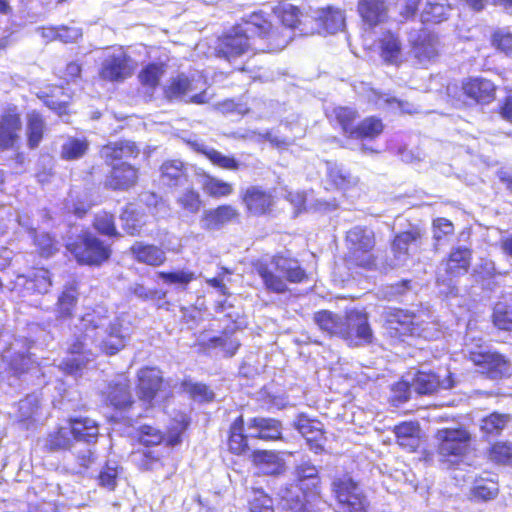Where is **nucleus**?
I'll use <instances>...</instances> for the list:
<instances>
[{
  "mask_svg": "<svg viewBox=\"0 0 512 512\" xmlns=\"http://www.w3.org/2000/svg\"><path fill=\"white\" fill-rule=\"evenodd\" d=\"M195 79H190L184 74H180L170 80V83L165 87L164 93L169 100H185L186 102L202 104L206 102L205 92L192 94L198 89Z\"/></svg>",
  "mask_w": 512,
  "mask_h": 512,
  "instance_id": "obj_17",
  "label": "nucleus"
},
{
  "mask_svg": "<svg viewBox=\"0 0 512 512\" xmlns=\"http://www.w3.org/2000/svg\"><path fill=\"white\" fill-rule=\"evenodd\" d=\"M159 170L160 182L166 187H184L189 183L188 167L181 160H166L162 163Z\"/></svg>",
  "mask_w": 512,
  "mask_h": 512,
  "instance_id": "obj_21",
  "label": "nucleus"
},
{
  "mask_svg": "<svg viewBox=\"0 0 512 512\" xmlns=\"http://www.w3.org/2000/svg\"><path fill=\"white\" fill-rule=\"evenodd\" d=\"M409 41L411 54L420 65H427L438 57V38L429 31H417L410 35Z\"/></svg>",
  "mask_w": 512,
  "mask_h": 512,
  "instance_id": "obj_16",
  "label": "nucleus"
},
{
  "mask_svg": "<svg viewBox=\"0 0 512 512\" xmlns=\"http://www.w3.org/2000/svg\"><path fill=\"white\" fill-rule=\"evenodd\" d=\"M248 432V430L246 429ZM244 421L239 416L230 427V435L228 440L229 449L234 454H242L248 449L247 439L250 438L248 433H244Z\"/></svg>",
  "mask_w": 512,
  "mask_h": 512,
  "instance_id": "obj_42",
  "label": "nucleus"
},
{
  "mask_svg": "<svg viewBox=\"0 0 512 512\" xmlns=\"http://www.w3.org/2000/svg\"><path fill=\"white\" fill-rule=\"evenodd\" d=\"M323 22L329 33H335L344 27V14L339 9L328 8L323 16Z\"/></svg>",
  "mask_w": 512,
  "mask_h": 512,
  "instance_id": "obj_57",
  "label": "nucleus"
},
{
  "mask_svg": "<svg viewBox=\"0 0 512 512\" xmlns=\"http://www.w3.org/2000/svg\"><path fill=\"white\" fill-rule=\"evenodd\" d=\"M498 494V486L493 481L480 480L477 481L472 488V496L477 500H491Z\"/></svg>",
  "mask_w": 512,
  "mask_h": 512,
  "instance_id": "obj_53",
  "label": "nucleus"
},
{
  "mask_svg": "<svg viewBox=\"0 0 512 512\" xmlns=\"http://www.w3.org/2000/svg\"><path fill=\"white\" fill-rule=\"evenodd\" d=\"M66 247L79 263L88 265H99L111 254L108 246L88 232L79 236L76 241L68 243Z\"/></svg>",
  "mask_w": 512,
  "mask_h": 512,
  "instance_id": "obj_9",
  "label": "nucleus"
},
{
  "mask_svg": "<svg viewBox=\"0 0 512 512\" xmlns=\"http://www.w3.org/2000/svg\"><path fill=\"white\" fill-rule=\"evenodd\" d=\"M254 268L266 290L278 294L288 291L287 282L300 283L306 278V273L297 260L281 255L273 256L269 260H259Z\"/></svg>",
  "mask_w": 512,
  "mask_h": 512,
  "instance_id": "obj_4",
  "label": "nucleus"
},
{
  "mask_svg": "<svg viewBox=\"0 0 512 512\" xmlns=\"http://www.w3.org/2000/svg\"><path fill=\"white\" fill-rule=\"evenodd\" d=\"M380 55L384 62L399 65L403 61V47L399 36L391 31L383 33L379 40Z\"/></svg>",
  "mask_w": 512,
  "mask_h": 512,
  "instance_id": "obj_28",
  "label": "nucleus"
},
{
  "mask_svg": "<svg viewBox=\"0 0 512 512\" xmlns=\"http://www.w3.org/2000/svg\"><path fill=\"white\" fill-rule=\"evenodd\" d=\"M379 101H383V103L387 106L391 107L392 109L399 110L402 113L413 114L419 112V108L414 104L398 99L394 96H390L388 94L381 95L379 97Z\"/></svg>",
  "mask_w": 512,
  "mask_h": 512,
  "instance_id": "obj_61",
  "label": "nucleus"
},
{
  "mask_svg": "<svg viewBox=\"0 0 512 512\" xmlns=\"http://www.w3.org/2000/svg\"><path fill=\"white\" fill-rule=\"evenodd\" d=\"M451 10L447 0H426V4L421 13L423 23H439L445 20L448 12Z\"/></svg>",
  "mask_w": 512,
  "mask_h": 512,
  "instance_id": "obj_41",
  "label": "nucleus"
},
{
  "mask_svg": "<svg viewBox=\"0 0 512 512\" xmlns=\"http://www.w3.org/2000/svg\"><path fill=\"white\" fill-rule=\"evenodd\" d=\"M275 12L278 15V18L281 20L282 24L285 26L287 33L283 34V32L272 30V26L270 25V31L266 37L269 40V49L281 50L286 47V45L292 39V33L290 30L295 28L300 22L301 12L296 6L289 3L279 5Z\"/></svg>",
  "mask_w": 512,
  "mask_h": 512,
  "instance_id": "obj_14",
  "label": "nucleus"
},
{
  "mask_svg": "<svg viewBox=\"0 0 512 512\" xmlns=\"http://www.w3.org/2000/svg\"><path fill=\"white\" fill-rule=\"evenodd\" d=\"M493 322L502 330H512V302H498L494 307Z\"/></svg>",
  "mask_w": 512,
  "mask_h": 512,
  "instance_id": "obj_51",
  "label": "nucleus"
},
{
  "mask_svg": "<svg viewBox=\"0 0 512 512\" xmlns=\"http://www.w3.org/2000/svg\"><path fill=\"white\" fill-rule=\"evenodd\" d=\"M98 434V425L94 420L89 418L73 419L69 421L68 425L49 433L44 446L51 452L69 450L79 440L96 442Z\"/></svg>",
  "mask_w": 512,
  "mask_h": 512,
  "instance_id": "obj_5",
  "label": "nucleus"
},
{
  "mask_svg": "<svg viewBox=\"0 0 512 512\" xmlns=\"http://www.w3.org/2000/svg\"><path fill=\"white\" fill-rule=\"evenodd\" d=\"M182 386L184 391L196 401L204 402L213 399V392L205 384L184 381Z\"/></svg>",
  "mask_w": 512,
  "mask_h": 512,
  "instance_id": "obj_56",
  "label": "nucleus"
},
{
  "mask_svg": "<svg viewBox=\"0 0 512 512\" xmlns=\"http://www.w3.org/2000/svg\"><path fill=\"white\" fill-rule=\"evenodd\" d=\"M270 31V22L262 14L254 13L247 21L232 28L230 32L219 39L216 51L219 57L232 62L255 45L257 35L265 38Z\"/></svg>",
  "mask_w": 512,
  "mask_h": 512,
  "instance_id": "obj_2",
  "label": "nucleus"
},
{
  "mask_svg": "<svg viewBox=\"0 0 512 512\" xmlns=\"http://www.w3.org/2000/svg\"><path fill=\"white\" fill-rule=\"evenodd\" d=\"M119 466L116 462H107L98 475V485L108 491H113L117 486Z\"/></svg>",
  "mask_w": 512,
  "mask_h": 512,
  "instance_id": "obj_52",
  "label": "nucleus"
},
{
  "mask_svg": "<svg viewBox=\"0 0 512 512\" xmlns=\"http://www.w3.org/2000/svg\"><path fill=\"white\" fill-rule=\"evenodd\" d=\"M384 318L386 329L391 337H426L419 317L409 311L389 308L384 312Z\"/></svg>",
  "mask_w": 512,
  "mask_h": 512,
  "instance_id": "obj_11",
  "label": "nucleus"
},
{
  "mask_svg": "<svg viewBox=\"0 0 512 512\" xmlns=\"http://www.w3.org/2000/svg\"><path fill=\"white\" fill-rule=\"evenodd\" d=\"M251 512H274L272 499L262 491H254L249 502Z\"/></svg>",
  "mask_w": 512,
  "mask_h": 512,
  "instance_id": "obj_60",
  "label": "nucleus"
},
{
  "mask_svg": "<svg viewBox=\"0 0 512 512\" xmlns=\"http://www.w3.org/2000/svg\"><path fill=\"white\" fill-rule=\"evenodd\" d=\"M160 278L165 284L175 285L177 290L185 291L187 286L196 279L194 272L189 270H177L173 272H158Z\"/></svg>",
  "mask_w": 512,
  "mask_h": 512,
  "instance_id": "obj_47",
  "label": "nucleus"
},
{
  "mask_svg": "<svg viewBox=\"0 0 512 512\" xmlns=\"http://www.w3.org/2000/svg\"><path fill=\"white\" fill-rule=\"evenodd\" d=\"M343 326L341 338L350 346H362L372 342L373 333L366 313L359 310L348 311Z\"/></svg>",
  "mask_w": 512,
  "mask_h": 512,
  "instance_id": "obj_13",
  "label": "nucleus"
},
{
  "mask_svg": "<svg viewBox=\"0 0 512 512\" xmlns=\"http://www.w3.org/2000/svg\"><path fill=\"white\" fill-rule=\"evenodd\" d=\"M94 227L97 231L104 235H116L113 215L107 212L98 213L94 220Z\"/></svg>",
  "mask_w": 512,
  "mask_h": 512,
  "instance_id": "obj_62",
  "label": "nucleus"
},
{
  "mask_svg": "<svg viewBox=\"0 0 512 512\" xmlns=\"http://www.w3.org/2000/svg\"><path fill=\"white\" fill-rule=\"evenodd\" d=\"M130 251L138 262L146 265L157 267L166 261L165 251L155 245L136 242L131 246Z\"/></svg>",
  "mask_w": 512,
  "mask_h": 512,
  "instance_id": "obj_32",
  "label": "nucleus"
},
{
  "mask_svg": "<svg viewBox=\"0 0 512 512\" xmlns=\"http://www.w3.org/2000/svg\"><path fill=\"white\" fill-rule=\"evenodd\" d=\"M493 45L508 56H512V34L499 30L493 34Z\"/></svg>",
  "mask_w": 512,
  "mask_h": 512,
  "instance_id": "obj_63",
  "label": "nucleus"
},
{
  "mask_svg": "<svg viewBox=\"0 0 512 512\" xmlns=\"http://www.w3.org/2000/svg\"><path fill=\"white\" fill-rule=\"evenodd\" d=\"M191 147L204 154L214 165L226 169L236 171L240 168V163L234 157L226 156L212 147L206 146L199 141L189 142Z\"/></svg>",
  "mask_w": 512,
  "mask_h": 512,
  "instance_id": "obj_37",
  "label": "nucleus"
},
{
  "mask_svg": "<svg viewBox=\"0 0 512 512\" xmlns=\"http://www.w3.org/2000/svg\"><path fill=\"white\" fill-rule=\"evenodd\" d=\"M140 152L139 147L130 140L110 142L101 148L100 154L106 162L121 160L124 158H135Z\"/></svg>",
  "mask_w": 512,
  "mask_h": 512,
  "instance_id": "obj_30",
  "label": "nucleus"
},
{
  "mask_svg": "<svg viewBox=\"0 0 512 512\" xmlns=\"http://www.w3.org/2000/svg\"><path fill=\"white\" fill-rule=\"evenodd\" d=\"M199 184L206 194L215 198L225 197L233 192V187L230 183L220 180L209 174L201 175Z\"/></svg>",
  "mask_w": 512,
  "mask_h": 512,
  "instance_id": "obj_43",
  "label": "nucleus"
},
{
  "mask_svg": "<svg viewBox=\"0 0 512 512\" xmlns=\"http://www.w3.org/2000/svg\"><path fill=\"white\" fill-rule=\"evenodd\" d=\"M137 178V170L133 166L121 163L113 167L106 184L114 190H127L135 185Z\"/></svg>",
  "mask_w": 512,
  "mask_h": 512,
  "instance_id": "obj_31",
  "label": "nucleus"
},
{
  "mask_svg": "<svg viewBox=\"0 0 512 512\" xmlns=\"http://www.w3.org/2000/svg\"><path fill=\"white\" fill-rule=\"evenodd\" d=\"M508 422V415L492 413L481 420L480 429L486 435H498Z\"/></svg>",
  "mask_w": 512,
  "mask_h": 512,
  "instance_id": "obj_49",
  "label": "nucleus"
},
{
  "mask_svg": "<svg viewBox=\"0 0 512 512\" xmlns=\"http://www.w3.org/2000/svg\"><path fill=\"white\" fill-rule=\"evenodd\" d=\"M138 439L140 443L150 446L160 444L163 441L164 436L159 429L150 425H142L138 431Z\"/></svg>",
  "mask_w": 512,
  "mask_h": 512,
  "instance_id": "obj_59",
  "label": "nucleus"
},
{
  "mask_svg": "<svg viewBox=\"0 0 512 512\" xmlns=\"http://www.w3.org/2000/svg\"><path fill=\"white\" fill-rule=\"evenodd\" d=\"M471 260V251L468 248H456L450 253L446 262V271L451 277L464 274L468 271Z\"/></svg>",
  "mask_w": 512,
  "mask_h": 512,
  "instance_id": "obj_38",
  "label": "nucleus"
},
{
  "mask_svg": "<svg viewBox=\"0 0 512 512\" xmlns=\"http://www.w3.org/2000/svg\"><path fill=\"white\" fill-rule=\"evenodd\" d=\"M437 453L440 461L455 464L462 460L470 449L471 435L463 428H445L436 434Z\"/></svg>",
  "mask_w": 512,
  "mask_h": 512,
  "instance_id": "obj_8",
  "label": "nucleus"
},
{
  "mask_svg": "<svg viewBox=\"0 0 512 512\" xmlns=\"http://www.w3.org/2000/svg\"><path fill=\"white\" fill-rule=\"evenodd\" d=\"M134 70V61L123 51L119 50L108 55L100 70L104 80L123 81L131 76Z\"/></svg>",
  "mask_w": 512,
  "mask_h": 512,
  "instance_id": "obj_18",
  "label": "nucleus"
},
{
  "mask_svg": "<svg viewBox=\"0 0 512 512\" xmlns=\"http://www.w3.org/2000/svg\"><path fill=\"white\" fill-rule=\"evenodd\" d=\"M454 226L451 221L446 218H437L433 221V238L439 242L444 236L451 235Z\"/></svg>",
  "mask_w": 512,
  "mask_h": 512,
  "instance_id": "obj_64",
  "label": "nucleus"
},
{
  "mask_svg": "<svg viewBox=\"0 0 512 512\" xmlns=\"http://www.w3.org/2000/svg\"><path fill=\"white\" fill-rule=\"evenodd\" d=\"M314 321L322 331L341 337L344 331V317L330 311H319L314 315Z\"/></svg>",
  "mask_w": 512,
  "mask_h": 512,
  "instance_id": "obj_39",
  "label": "nucleus"
},
{
  "mask_svg": "<svg viewBox=\"0 0 512 512\" xmlns=\"http://www.w3.org/2000/svg\"><path fill=\"white\" fill-rule=\"evenodd\" d=\"M162 384V375L156 368H143L138 372L137 393L141 400L151 402Z\"/></svg>",
  "mask_w": 512,
  "mask_h": 512,
  "instance_id": "obj_24",
  "label": "nucleus"
},
{
  "mask_svg": "<svg viewBox=\"0 0 512 512\" xmlns=\"http://www.w3.org/2000/svg\"><path fill=\"white\" fill-rule=\"evenodd\" d=\"M89 148L84 138L67 137L60 149V157L64 160H77L83 157Z\"/></svg>",
  "mask_w": 512,
  "mask_h": 512,
  "instance_id": "obj_46",
  "label": "nucleus"
},
{
  "mask_svg": "<svg viewBox=\"0 0 512 512\" xmlns=\"http://www.w3.org/2000/svg\"><path fill=\"white\" fill-rule=\"evenodd\" d=\"M329 178L332 182L341 189H346L350 186L356 185L358 179L352 176L348 171L342 167H331L329 169Z\"/></svg>",
  "mask_w": 512,
  "mask_h": 512,
  "instance_id": "obj_54",
  "label": "nucleus"
},
{
  "mask_svg": "<svg viewBox=\"0 0 512 512\" xmlns=\"http://www.w3.org/2000/svg\"><path fill=\"white\" fill-rule=\"evenodd\" d=\"M358 12L363 21L373 27L387 19L388 7L383 0H361Z\"/></svg>",
  "mask_w": 512,
  "mask_h": 512,
  "instance_id": "obj_29",
  "label": "nucleus"
},
{
  "mask_svg": "<svg viewBox=\"0 0 512 512\" xmlns=\"http://www.w3.org/2000/svg\"><path fill=\"white\" fill-rule=\"evenodd\" d=\"M489 458L497 463L512 464V444L508 442L494 444L490 449Z\"/></svg>",
  "mask_w": 512,
  "mask_h": 512,
  "instance_id": "obj_55",
  "label": "nucleus"
},
{
  "mask_svg": "<svg viewBox=\"0 0 512 512\" xmlns=\"http://www.w3.org/2000/svg\"><path fill=\"white\" fill-rule=\"evenodd\" d=\"M78 296L79 292L76 282H69L64 286L56 303L55 311L57 319H69L73 316V311L78 302Z\"/></svg>",
  "mask_w": 512,
  "mask_h": 512,
  "instance_id": "obj_33",
  "label": "nucleus"
},
{
  "mask_svg": "<svg viewBox=\"0 0 512 512\" xmlns=\"http://www.w3.org/2000/svg\"><path fill=\"white\" fill-rule=\"evenodd\" d=\"M469 359L478 368V372L490 379H499L508 376L511 372V364L501 354L490 351L481 345L475 350L468 349Z\"/></svg>",
  "mask_w": 512,
  "mask_h": 512,
  "instance_id": "obj_10",
  "label": "nucleus"
},
{
  "mask_svg": "<svg viewBox=\"0 0 512 512\" xmlns=\"http://www.w3.org/2000/svg\"><path fill=\"white\" fill-rule=\"evenodd\" d=\"M81 336H75L68 347L71 358L61 363L68 374L80 371L95 356L103 352L114 355L123 349L130 337L129 322L121 317L109 320L103 309L86 312L76 325Z\"/></svg>",
  "mask_w": 512,
  "mask_h": 512,
  "instance_id": "obj_1",
  "label": "nucleus"
},
{
  "mask_svg": "<svg viewBox=\"0 0 512 512\" xmlns=\"http://www.w3.org/2000/svg\"><path fill=\"white\" fill-rule=\"evenodd\" d=\"M342 128L343 132L350 138L351 132L355 129L354 121L358 118L356 110L350 107H335L330 115Z\"/></svg>",
  "mask_w": 512,
  "mask_h": 512,
  "instance_id": "obj_48",
  "label": "nucleus"
},
{
  "mask_svg": "<svg viewBox=\"0 0 512 512\" xmlns=\"http://www.w3.org/2000/svg\"><path fill=\"white\" fill-rule=\"evenodd\" d=\"M248 436L253 439L274 441L282 438V423L275 418L254 417L247 423Z\"/></svg>",
  "mask_w": 512,
  "mask_h": 512,
  "instance_id": "obj_19",
  "label": "nucleus"
},
{
  "mask_svg": "<svg viewBox=\"0 0 512 512\" xmlns=\"http://www.w3.org/2000/svg\"><path fill=\"white\" fill-rule=\"evenodd\" d=\"M424 234L423 229L418 226H411L408 230L397 234L392 242L393 260L390 266L405 265L410 255L421 247Z\"/></svg>",
  "mask_w": 512,
  "mask_h": 512,
  "instance_id": "obj_12",
  "label": "nucleus"
},
{
  "mask_svg": "<svg viewBox=\"0 0 512 512\" xmlns=\"http://www.w3.org/2000/svg\"><path fill=\"white\" fill-rule=\"evenodd\" d=\"M92 442L84 440L76 441L73 449L74 464L68 467V470L75 474H84V472L95 461V453L91 449Z\"/></svg>",
  "mask_w": 512,
  "mask_h": 512,
  "instance_id": "obj_36",
  "label": "nucleus"
},
{
  "mask_svg": "<svg viewBox=\"0 0 512 512\" xmlns=\"http://www.w3.org/2000/svg\"><path fill=\"white\" fill-rule=\"evenodd\" d=\"M103 397L106 404L114 409L127 410L130 408L134 400L128 376L126 374H118L111 379L103 391Z\"/></svg>",
  "mask_w": 512,
  "mask_h": 512,
  "instance_id": "obj_15",
  "label": "nucleus"
},
{
  "mask_svg": "<svg viewBox=\"0 0 512 512\" xmlns=\"http://www.w3.org/2000/svg\"><path fill=\"white\" fill-rule=\"evenodd\" d=\"M346 260L356 266L372 269L376 264L373 254L376 245L375 233L366 226H354L346 232Z\"/></svg>",
  "mask_w": 512,
  "mask_h": 512,
  "instance_id": "obj_6",
  "label": "nucleus"
},
{
  "mask_svg": "<svg viewBox=\"0 0 512 512\" xmlns=\"http://www.w3.org/2000/svg\"><path fill=\"white\" fill-rule=\"evenodd\" d=\"M21 129V120L19 115L9 110L0 120V149L6 150L12 148L18 140V132Z\"/></svg>",
  "mask_w": 512,
  "mask_h": 512,
  "instance_id": "obj_26",
  "label": "nucleus"
},
{
  "mask_svg": "<svg viewBox=\"0 0 512 512\" xmlns=\"http://www.w3.org/2000/svg\"><path fill=\"white\" fill-rule=\"evenodd\" d=\"M295 428L306 439L310 450L319 453L323 450L324 433L323 424L316 419H311L306 415H299L294 423Z\"/></svg>",
  "mask_w": 512,
  "mask_h": 512,
  "instance_id": "obj_20",
  "label": "nucleus"
},
{
  "mask_svg": "<svg viewBox=\"0 0 512 512\" xmlns=\"http://www.w3.org/2000/svg\"><path fill=\"white\" fill-rule=\"evenodd\" d=\"M175 201L185 216L197 215L203 205L199 192L194 188H187L182 191Z\"/></svg>",
  "mask_w": 512,
  "mask_h": 512,
  "instance_id": "obj_40",
  "label": "nucleus"
},
{
  "mask_svg": "<svg viewBox=\"0 0 512 512\" xmlns=\"http://www.w3.org/2000/svg\"><path fill=\"white\" fill-rule=\"evenodd\" d=\"M331 490L337 500V512H366L368 500L360 486L348 474L336 475Z\"/></svg>",
  "mask_w": 512,
  "mask_h": 512,
  "instance_id": "obj_7",
  "label": "nucleus"
},
{
  "mask_svg": "<svg viewBox=\"0 0 512 512\" xmlns=\"http://www.w3.org/2000/svg\"><path fill=\"white\" fill-rule=\"evenodd\" d=\"M29 285L30 286L28 288L37 293H47L52 285L49 271L45 269H39L35 271L32 279L29 282Z\"/></svg>",
  "mask_w": 512,
  "mask_h": 512,
  "instance_id": "obj_58",
  "label": "nucleus"
},
{
  "mask_svg": "<svg viewBox=\"0 0 512 512\" xmlns=\"http://www.w3.org/2000/svg\"><path fill=\"white\" fill-rule=\"evenodd\" d=\"M397 443L409 452L417 449L420 443V428L416 422H402L394 427Z\"/></svg>",
  "mask_w": 512,
  "mask_h": 512,
  "instance_id": "obj_35",
  "label": "nucleus"
},
{
  "mask_svg": "<svg viewBox=\"0 0 512 512\" xmlns=\"http://www.w3.org/2000/svg\"><path fill=\"white\" fill-rule=\"evenodd\" d=\"M45 128V122L38 112L31 111L27 114L26 134L30 148L38 147L43 138Z\"/></svg>",
  "mask_w": 512,
  "mask_h": 512,
  "instance_id": "obj_45",
  "label": "nucleus"
},
{
  "mask_svg": "<svg viewBox=\"0 0 512 512\" xmlns=\"http://www.w3.org/2000/svg\"><path fill=\"white\" fill-rule=\"evenodd\" d=\"M384 126L379 118H365L351 132L350 139H374L383 132Z\"/></svg>",
  "mask_w": 512,
  "mask_h": 512,
  "instance_id": "obj_44",
  "label": "nucleus"
},
{
  "mask_svg": "<svg viewBox=\"0 0 512 512\" xmlns=\"http://www.w3.org/2000/svg\"><path fill=\"white\" fill-rule=\"evenodd\" d=\"M252 462L259 474L277 476L286 471L285 460L275 451L256 450L252 454Z\"/></svg>",
  "mask_w": 512,
  "mask_h": 512,
  "instance_id": "obj_22",
  "label": "nucleus"
},
{
  "mask_svg": "<svg viewBox=\"0 0 512 512\" xmlns=\"http://www.w3.org/2000/svg\"><path fill=\"white\" fill-rule=\"evenodd\" d=\"M237 215V210L231 205H221L215 209L205 210L200 218V226L208 231L218 230Z\"/></svg>",
  "mask_w": 512,
  "mask_h": 512,
  "instance_id": "obj_25",
  "label": "nucleus"
},
{
  "mask_svg": "<svg viewBox=\"0 0 512 512\" xmlns=\"http://www.w3.org/2000/svg\"><path fill=\"white\" fill-rule=\"evenodd\" d=\"M454 386L451 375L443 380L432 372L418 371L412 379V389L420 395H427L436 392L439 388L450 389Z\"/></svg>",
  "mask_w": 512,
  "mask_h": 512,
  "instance_id": "obj_23",
  "label": "nucleus"
},
{
  "mask_svg": "<svg viewBox=\"0 0 512 512\" xmlns=\"http://www.w3.org/2000/svg\"><path fill=\"white\" fill-rule=\"evenodd\" d=\"M243 202L250 213L262 215L271 207L273 197L270 192L262 187L251 186L246 189Z\"/></svg>",
  "mask_w": 512,
  "mask_h": 512,
  "instance_id": "obj_27",
  "label": "nucleus"
},
{
  "mask_svg": "<svg viewBox=\"0 0 512 512\" xmlns=\"http://www.w3.org/2000/svg\"><path fill=\"white\" fill-rule=\"evenodd\" d=\"M293 482L281 487L278 494L286 512H307L306 495L316 493L320 484L318 468L309 460L297 464L293 471Z\"/></svg>",
  "mask_w": 512,
  "mask_h": 512,
  "instance_id": "obj_3",
  "label": "nucleus"
},
{
  "mask_svg": "<svg viewBox=\"0 0 512 512\" xmlns=\"http://www.w3.org/2000/svg\"><path fill=\"white\" fill-rule=\"evenodd\" d=\"M465 94L479 103H489L494 99L495 85L484 78L469 80L463 86Z\"/></svg>",
  "mask_w": 512,
  "mask_h": 512,
  "instance_id": "obj_34",
  "label": "nucleus"
},
{
  "mask_svg": "<svg viewBox=\"0 0 512 512\" xmlns=\"http://www.w3.org/2000/svg\"><path fill=\"white\" fill-rule=\"evenodd\" d=\"M165 73L162 64H149L139 73L140 83L148 89H154L158 86L160 79Z\"/></svg>",
  "mask_w": 512,
  "mask_h": 512,
  "instance_id": "obj_50",
  "label": "nucleus"
}]
</instances>
